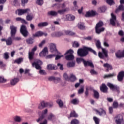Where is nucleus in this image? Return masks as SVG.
Segmentation results:
<instances>
[{"label":"nucleus","mask_w":124,"mask_h":124,"mask_svg":"<svg viewBox=\"0 0 124 124\" xmlns=\"http://www.w3.org/2000/svg\"><path fill=\"white\" fill-rule=\"evenodd\" d=\"M90 90H92V87L89 86L86 87V90L85 92V97H88V96H89V91H90Z\"/></svg>","instance_id":"obj_37"},{"label":"nucleus","mask_w":124,"mask_h":124,"mask_svg":"<svg viewBox=\"0 0 124 124\" xmlns=\"http://www.w3.org/2000/svg\"><path fill=\"white\" fill-rule=\"evenodd\" d=\"M111 19H110V22L112 26H115L116 25V21L117 20V17L116 16L114 15V14H111Z\"/></svg>","instance_id":"obj_17"},{"label":"nucleus","mask_w":124,"mask_h":124,"mask_svg":"<svg viewBox=\"0 0 124 124\" xmlns=\"http://www.w3.org/2000/svg\"><path fill=\"white\" fill-rule=\"evenodd\" d=\"M74 53V51L72 49H69L65 52L64 55H67L65 57L66 61H73V60H74V56L73 54Z\"/></svg>","instance_id":"obj_5"},{"label":"nucleus","mask_w":124,"mask_h":124,"mask_svg":"<svg viewBox=\"0 0 124 124\" xmlns=\"http://www.w3.org/2000/svg\"><path fill=\"white\" fill-rule=\"evenodd\" d=\"M33 19V15L32 13H27V16H26V19L27 21H32Z\"/></svg>","instance_id":"obj_26"},{"label":"nucleus","mask_w":124,"mask_h":124,"mask_svg":"<svg viewBox=\"0 0 124 124\" xmlns=\"http://www.w3.org/2000/svg\"><path fill=\"white\" fill-rule=\"evenodd\" d=\"M57 103L59 105V107H60V108H62V107H63V102H62V100L61 99L57 100Z\"/></svg>","instance_id":"obj_44"},{"label":"nucleus","mask_w":124,"mask_h":124,"mask_svg":"<svg viewBox=\"0 0 124 124\" xmlns=\"http://www.w3.org/2000/svg\"><path fill=\"white\" fill-rule=\"evenodd\" d=\"M23 61L24 59H23V58H19L15 60L14 63L20 64L21 63L23 62Z\"/></svg>","instance_id":"obj_34"},{"label":"nucleus","mask_w":124,"mask_h":124,"mask_svg":"<svg viewBox=\"0 0 124 124\" xmlns=\"http://www.w3.org/2000/svg\"><path fill=\"white\" fill-rule=\"evenodd\" d=\"M103 26V22L102 21H99L95 26V32L97 34H100L102 31H105V28L104 27L101 28Z\"/></svg>","instance_id":"obj_4"},{"label":"nucleus","mask_w":124,"mask_h":124,"mask_svg":"<svg viewBox=\"0 0 124 124\" xmlns=\"http://www.w3.org/2000/svg\"><path fill=\"white\" fill-rule=\"evenodd\" d=\"M4 59H5V60H8V59H9V53L6 52L4 54Z\"/></svg>","instance_id":"obj_59"},{"label":"nucleus","mask_w":124,"mask_h":124,"mask_svg":"<svg viewBox=\"0 0 124 124\" xmlns=\"http://www.w3.org/2000/svg\"><path fill=\"white\" fill-rule=\"evenodd\" d=\"M46 69L47 70H55V69H57V66L54 64H49L46 66Z\"/></svg>","instance_id":"obj_22"},{"label":"nucleus","mask_w":124,"mask_h":124,"mask_svg":"<svg viewBox=\"0 0 124 124\" xmlns=\"http://www.w3.org/2000/svg\"><path fill=\"white\" fill-rule=\"evenodd\" d=\"M14 120L17 123H21L23 121V118L21 116L16 115L14 117Z\"/></svg>","instance_id":"obj_24"},{"label":"nucleus","mask_w":124,"mask_h":124,"mask_svg":"<svg viewBox=\"0 0 124 124\" xmlns=\"http://www.w3.org/2000/svg\"><path fill=\"white\" fill-rule=\"evenodd\" d=\"M84 93V87L82 86L80 89L78 90V94H81Z\"/></svg>","instance_id":"obj_57"},{"label":"nucleus","mask_w":124,"mask_h":124,"mask_svg":"<svg viewBox=\"0 0 124 124\" xmlns=\"http://www.w3.org/2000/svg\"><path fill=\"white\" fill-rule=\"evenodd\" d=\"M26 42L27 44H32L34 42V40L32 38H29L26 39Z\"/></svg>","instance_id":"obj_42"},{"label":"nucleus","mask_w":124,"mask_h":124,"mask_svg":"<svg viewBox=\"0 0 124 124\" xmlns=\"http://www.w3.org/2000/svg\"><path fill=\"white\" fill-rule=\"evenodd\" d=\"M6 80L4 79L3 77L0 76V83H5Z\"/></svg>","instance_id":"obj_61"},{"label":"nucleus","mask_w":124,"mask_h":124,"mask_svg":"<svg viewBox=\"0 0 124 124\" xmlns=\"http://www.w3.org/2000/svg\"><path fill=\"white\" fill-rule=\"evenodd\" d=\"M93 120L95 122V124H99V122L100 120H99V119L98 118H97L95 116H94L93 117Z\"/></svg>","instance_id":"obj_49"},{"label":"nucleus","mask_w":124,"mask_h":124,"mask_svg":"<svg viewBox=\"0 0 124 124\" xmlns=\"http://www.w3.org/2000/svg\"><path fill=\"white\" fill-rule=\"evenodd\" d=\"M18 15L20 16L21 15H23V14H25V13H28V12H30V9H18Z\"/></svg>","instance_id":"obj_16"},{"label":"nucleus","mask_w":124,"mask_h":124,"mask_svg":"<svg viewBox=\"0 0 124 124\" xmlns=\"http://www.w3.org/2000/svg\"><path fill=\"white\" fill-rule=\"evenodd\" d=\"M83 39H84V40H87L89 41H91V40H92V39H93V37H92L90 36H88L87 37H83Z\"/></svg>","instance_id":"obj_58"},{"label":"nucleus","mask_w":124,"mask_h":124,"mask_svg":"<svg viewBox=\"0 0 124 124\" xmlns=\"http://www.w3.org/2000/svg\"><path fill=\"white\" fill-rule=\"evenodd\" d=\"M48 113V109H45L42 111V115L40 117V118L37 120V122L39 123V122H41L45 118V115Z\"/></svg>","instance_id":"obj_14"},{"label":"nucleus","mask_w":124,"mask_h":124,"mask_svg":"<svg viewBox=\"0 0 124 124\" xmlns=\"http://www.w3.org/2000/svg\"><path fill=\"white\" fill-rule=\"evenodd\" d=\"M115 123L116 124H122V123H124V118L122 115H118L116 117Z\"/></svg>","instance_id":"obj_11"},{"label":"nucleus","mask_w":124,"mask_h":124,"mask_svg":"<svg viewBox=\"0 0 124 124\" xmlns=\"http://www.w3.org/2000/svg\"><path fill=\"white\" fill-rule=\"evenodd\" d=\"M6 43L7 45H11V44H12V38L11 37H9L6 39Z\"/></svg>","instance_id":"obj_43"},{"label":"nucleus","mask_w":124,"mask_h":124,"mask_svg":"<svg viewBox=\"0 0 124 124\" xmlns=\"http://www.w3.org/2000/svg\"><path fill=\"white\" fill-rule=\"evenodd\" d=\"M71 124H79V121L76 119H73L71 121Z\"/></svg>","instance_id":"obj_53"},{"label":"nucleus","mask_w":124,"mask_h":124,"mask_svg":"<svg viewBox=\"0 0 124 124\" xmlns=\"http://www.w3.org/2000/svg\"><path fill=\"white\" fill-rule=\"evenodd\" d=\"M36 3L38 4V5H42L44 3L43 0H37Z\"/></svg>","instance_id":"obj_56"},{"label":"nucleus","mask_w":124,"mask_h":124,"mask_svg":"<svg viewBox=\"0 0 124 124\" xmlns=\"http://www.w3.org/2000/svg\"><path fill=\"white\" fill-rule=\"evenodd\" d=\"M95 112L97 115L99 116H105L106 115V112L103 108H100L99 110L95 109Z\"/></svg>","instance_id":"obj_13"},{"label":"nucleus","mask_w":124,"mask_h":124,"mask_svg":"<svg viewBox=\"0 0 124 124\" xmlns=\"http://www.w3.org/2000/svg\"><path fill=\"white\" fill-rule=\"evenodd\" d=\"M47 15L52 16V17H57L58 16V12L56 11H50L48 12Z\"/></svg>","instance_id":"obj_23"},{"label":"nucleus","mask_w":124,"mask_h":124,"mask_svg":"<svg viewBox=\"0 0 124 124\" xmlns=\"http://www.w3.org/2000/svg\"><path fill=\"white\" fill-rule=\"evenodd\" d=\"M62 9L59 10L57 11L58 15L60 14V15H63V14H64L65 12H67V11H69V8H65V3H63L62 4Z\"/></svg>","instance_id":"obj_8"},{"label":"nucleus","mask_w":124,"mask_h":124,"mask_svg":"<svg viewBox=\"0 0 124 124\" xmlns=\"http://www.w3.org/2000/svg\"><path fill=\"white\" fill-rule=\"evenodd\" d=\"M88 51L93 53L95 56L97 55L95 50L93 49V48L91 47H84L83 49H78V56H79V57H86V56L89 54V52H88Z\"/></svg>","instance_id":"obj_1"},{"label":"nucleus","mask_w":124,"mask_h":124,"mask_svg":"<svg viewBox=\"0 0 124 124\" xmlns=\"http://www.w3.org/2000/svg\"><path fill=\"white\" fill-rule=\"evenodd\" d=\"M57 37H60L62 36V35H63V33L62 31H57L56 32Z\"/></svg>","instance_id":"obj_64"},{"label":"nucleus","mask_w":124,"mask_h":124,"mask_svg":"<svg viewBox=\"0 0 124 124\" xmlns=\"http://www.w3.org/2000/svg\"><path fill=\"white\" fill-rule=\"evenodd\" d=\"M49 24L47 22H41L38 24V27H47Z\"/></svg>","instance_id":"obj_39"},{"label":"nucleus","mask_w":124,"mask_h":124,"mask_svg":"<svg viewBox=\"0 0 124 124\" xmlns=\"http://www.w3.org/2000/svg\"><path fill=\"white\" fill-rule=\"evenodd\" d=\"M78 27L80 30H85V24L84 23L80 22L78 24Z\"/></svg>","instance_id":"obj_40"},{"label":"nucleus","mask_w":124,"mask_h":124,"mask_svg":"<svg viewBox=\"0 0 124 124\" xmlns=\"http://www.w3.org/2000/svg\"><path fill=\"white\" fill-rule=\"evenodd\" d=\"M93 93L94 98H95L96 99H98V98H99V93H98V92L93 89Z\"/></svg>","instance_id":"obj_33"},{"label":"nucleus","mask_w":124,"mask_h":124,"mask_svg":"<svg viewBox=\"0 0 124 124\" xmlns=\"http://www.w3.org/2000/svg\"><path fill=\"white\" fill-rule=\"evenodd\" d=\"M112 106L113 108H117L119 107V103L116 101H114L113 103Z\"/></svg>","instance_id":"obj_50"},{"label":"nucleus","mask_w":124,"mask_h":124,"mask_svg":"<svg viewBox=\"0 0 124 124\" xmlns=\"http://www.w3.org/2000/svg\"><path fill=\"white\" fill-rule=\"evenodd\" d=\"M42 65V62L40 60H38L33 63H32V66L35 67L36 69L40 70L39 73L40 75H46V73L44 70H41V66Z\"/></svg>","instance_id":"obj_3"},{"label":"nucleus","mask_w":124,"mask_h":124,"mask_svg":"<svg viewBox=\"0 0 124 124\" xmlns=\"http://www.w3.org/2000/svg\"><path fill=\"white\" fill-rule=\"evenodd\" d=\"M33 56H34V53L29 52V59L30 61L33 59Z\"/></svg>","instance_id":"obj_46"},{"label":"nucleus","mask_w":124,"mask_h":124,"mask_svg":"<svg viewBox=\"0 0 124 124\" xmlns=\"http://www.w3.org/2000/svg\"><path fill=\"white\" fill-rule=\"evenodd\" d=\"M106 1L109 5H113V4H115V2L113 0H106Z\"/></svg>","instance_id":"obj_52"},{"label":"nucleus","mask_w":124,"mask_h":124,"mask_svg":"<svg viewBox=\"0 0 124 124\" xmlns=\"http://www.w3.org/2000/svg\"><path fill=\"white\" fill-rule=\"evenodd\" d=\"M64 32L65 33V34H66L67 35H71L72 36H75L76 35V34H75V33H74V32H72V31H70L69 30H66L64 31Z\"/></svg>","instance_id":"obj_30"},{"label":"nucleus","mask_w":124,"mask_h":124,"mask_svg":"<svg viewBox=\"0 0 124 124\" xmlns=\"http://www.w3.org/2000/svg\"><path fill=\"white\" fill-rule=\"evenodd\" d=\"M46 107H48V108H52V107H53V103L46 102Z\"/></svg>","instance_id":"obj_63"},{"label":"nucleus","mask_w":124,"mask_h":124,"mask_svg":"<svg viewBox=\"0 0 124 124\" xmlns=\"http://www.w3.org/2000/svg\"><path fill=\"white\" fill-rule=\"evenodd\" d=\"M96 47H97V49H102V53L99 52L98 53V57L100 58V59H104V57L107 58L108 57V51L105 49L102 48L101 47V43L99 40H97L96 42L95 43Z\"/></svg>","instance_id":"obj_2"},{"label":"nucleus","mask_w":124,"mask_h":124,"mask_svg":"<svg viewBox=\"0 0 124 124\" xmlns=\"http://www.w3.org/2000/svg\"><path fill=\"white\" fill-rule=\"evenodd\" d=\"M20 33L24 36V37H27L29 34V31L27 30V27L26 26L22 25L20 27Z\"/></svg>","instance_id":"obj_7"},{"label":"nucleus","mask_w":124,"mask_h":124,"mask_svg":"<svg viewBox=\"0 0 124 124\" xmlns=\"http://www.w3.org/2000/svg\"><path fill=\"white\" fill-rule=\"evenodd\" d=\"M71 103L74 105H77L79 104V99L78 98H75L71 100Z\"/></svg>","instance_id":"obj_35"},{"label":"nucleus","mask_w":124,"mask_h":124,"mask_svg":"<svg viewBox=\"0 0 124 124\" xmlns=\"http://www.w3.org/2000/svg\"><path fill=\"white\" fill-rule=\"evenodd\" d=\"M62 20H63V21H74L75 16L72 15H66L65 17H62Z\"/></svg>","instance_id":"obj_9"},{"label":"nucleus","mask_w":124,"mask_h":124,"mask_svg":"<svg viewBox=\"0 0 124 124\" xmlns=\"http://www.w3.org/2000/svg\"><path fill=\"white\" fill-rule=\"evenodd\" d=\"M119 10H121L122 11H124V5H123L122 4H120L119 6L118 9H117L116 10V12H118V11H119Z\"/></svg>","instance_id":"obj_48"},{"label":"nucleus","mask_w":124,"mask_h":124,"mask_svg":"<svg viewBox=\"0 0 124 124\" xmlns=\"http://www.w3.org/2000/svg\"><path fill=\"white\" fill-rule=\"evenodd\" d=\"M104 67H105L106 68H108L107 69V71L108 72V71H109V69H112L113 68L112 67V65H111L110 64H109V63H104L103 65Z\"/></svg>","instance_id":"obj_31"},{"label":"nucleus","mask_w":124,"mask_h":124,"mask_svg":"<svg viewBox=\"0 0 124 124\" xmlns=\"http://www.w3.org/2000/svg\"><path fill=\"white\" fill-rule=\"evenodd\" d=\"M115 56L116 58H123L124 57L123 52L120 50H119L115 53Z\"/></svg>","instance_id":"obj_28"},{"label":"nucleus","mask_w":124,"mask_h":124,"mask_svg":"<svg viewBox=\"0 0 124 124\" xmlns=\"http://www.w3.org/2000/svg\"><path fill=\"white\" fill-rule=\"evenodd\" d=\"M11 30V35L12 37L13 36H15V34H16V31H17V27L14 26H11L10 27Z\"/></svg>","instance_id":"obj_15"},{"label":"nucleus","mask_w":124,"mask_h":124,"mask_svg":"<svg viewBox=\"0 0 124 124\" xmlns=\"http://www.w3.org/2000/svg\"><path fill=\"white\" fill-rule=\"evenodd\" d=\"M107 86L110 89V90H112V91H114L115 92H117L118 93H119L120 87H119V86H117L116 85H114L109 82H108L107 83Z\"/></svg>","instance_id":"obj_6"},{"label":"nucleus","mask_w":124,"mask_h":124,"mask_svg":"<svg viewBox=\"0 0 124 124\" xmlns=\"http://www.w3.org/2000/svg\"><path fill=\"white\" fill-rule=\"evenodd\" d=\"M90 73L91 75H97V72H96L94 69H91L90 70Z\"/></svg>","instance_id":"obj_54"},{"label":"nucleus","mask_w":124,"mask_h":124,"mask_svg":"<svg viewBox=\"0 0 124 124\" xmlns=\"http://www.w3.org/2000/svg\"><path fill=\"white\" fill-rule=\"evenodd\" d=\"M48 54V48L45 47L41 52L39 53L40 57H45Z\"/></svg>","instance_id":"obj_20"},{"label":"nucleus","mask_w":124,"mask_h":124,"mask_svg":"<svg viewBox=\"0 0 124 124\" xmlns=\"http://www.w3.org/2000/svg\"><path fill=\"white\" fill-rule=\"evenodd\" d=\"M20 80L18 78H15L10 80V84L11 86H15L19 82Z\"/></svg>","instance_id":"obj_18"},{"label":"nucleus","mask_w":124,"mask_h":124,"mask_svg":"<svg viewBox=\"0 0 124 124\" xmlns=\"http://www.w3.org/2000/svg\"><path fill=\"white\" fill-rule=\"evenodd\" d=\"M76 80L77 78L75 75H74L73 74H71L69 78V81H71V82H75V81H76Z\"/></svg>","instance_id":"obj_32"},{"label":"nucleus","mask_w":124,"mask_h":124,"mask_svg":"<svg viewBox=\"0 0 124 124\" xmlns=\"http://www.w3.org/2000/svg\"><path fill=\"white\" fill-rule=\"evenodd\" d=\"M79 46H80V44H79V43L77 41H75L73 44V47L75 48H78Z\"/></svg>","instance_id":"obj_51"},{"label":"nucleus","mask_w":124,"mask_h":124,"mask_svg":"<svg viewBox=\"0 0 124 124\" xmlns=\"http://www.w3.org/2000/svg\"><path fill=\"white\" fill-rule=\"evenodd\" d=\"M83 64L84 66H90L92 68H93L94 67V65H93V61H92V60H89V61L84 60L83 62Z\"/></svg>","instance_id":"obj_10"},{"label":"nucleus","mask_w":124,"mask_h":124,"mask_svg":"<svg viewBox=\"0 0 124 124\" xmlns=\"http://www.w3.org/2000/svg\"><path fill=\"white\" fill-rule=\"evenodd\" d=\"M67 67H74L75 66V62H69L67 63Z\"/></svg>","instance_id":"obj_36"},{"label":"nucleus","mask_w":124,"mask_h":124,"mask_svg":"<svg viewBox=\"0 0 124 124\" xmlns=\"http://www.w3.org/2000/svg\"><path fill=\"white\" fill-rule=\"evenodd\" d=\"M16 21L21 22V23H22L23 24H28V22L26 21L25 19L21 18V17H16Z\"/></svg>","instance_id":"obj_38"},{"label":"nucleus","mask_w":124,"mask_h":124,"mask_svg":"<svg viewBox=\"0 0 124 124\" xmlns=\"http://www.w3.org/2000/svg\"><path fill=\"white\" fill-rule=\"evenodd\" d=\"M100 89L101 92H102V93H107V92L108 91V88L107 87L106 85H105V84L103 83L100 87Z\"/></svg>","instance_id":"obj_19"},{"label":"nucleus","mask_w":124,"mask_h":124,"mask_svg":"<svg viewBox=\"0 0 124 124\" xmlns=\"http://www.w3.org/2000/svg\"><path fill=\"white\" fill-rule=\"evenodd\" d=\"M50 49L51 52H56L57 51V48L56 47V45L55 44H51L50 46Z\"/></svg>","instance_id":"obj_29"},{"label":"nucleus","mask_w":124,"mask_h":124,"mask_svg":"<svg viewBox=\"0 0 124 124\" xmlns=\"http://www.w3.org/2000/svg\"><path fill=\"white\" fill-rule=\"evenodd\" d=\"M106 9H107L106 6H104L99 8V11H100V12H105V11H106Z\"/></svg>","instance_id":"obj_47"},{"label":"nucleus","mask_w":124,"mask_h":124,"mask_svg":"<svg viewBox=\"0 0 124 124\" xmlns=\"http://www.w3.org/2000/svg\"><path fill=\"white\" fill-rule=\"evenodd\" d=\"M114 76V74H109L108 75H105L104 78H110L111 77H113V76Z\"/></svg>","instance_id":"obj_62"},{"label":"nucleus","mask_w":124,"mask_h":124,"mask_svg":"<svg viewBox=\"0 0 124 124\" xmlns=\"http://www.w3.org/2000/svg\"><path fill=\"white\" fill-rule=\"evenodd\" d=\"M55 115H54L53 113H50L48 116L47 119L49 121H53V119H55Z\"/></svg>","instance_id":"obj_45"},{"label":"nucleus","mask_w":124,"mask_h":124,"mask_svg":"<svg viewBox=\"0 0 124 124\" xmlns=\"http://www.w3.org/2000/svg\"><path fill=\"white\" fill-rule=\"evenodd\" d=\"M70 118H77L78 117V114L76 113L75 111H72L70 114Z\"/></svg>","instance_id":"obj_41"},{"label":"nucleus","mask_w":124,"mask_h":124,"mask_svg":"<svg viewBox=\"0 0 124 124\" xmlns=\"http://www.w3.org/2000/svg\"><path fill=\"white\" fill-rule=\"evenodd\" d=\"M84 61H85V59H83V58H77V62H78V63H80V62H82L83 63H84Z\"/></svg>","instance_id":"obj_60"},{"label":"nucleus","mask_w":124,"mask_h":124,"mask_svg":"<svg viewBox=\"0 0 124 124\" xmlns=\"http://www.w3.org/2000/svg\"><path fill=\"white\" fill-rule=\"evenodd\" d=\"M44 34V32L41 31H38L36 32L35 34H33V37H40V36H42Z\"/></svg>","instance_id":"obj_25"},{"label":"nucleus","mask_w":124,"mask_h":124,"mask_svg":"<svg viewBox=\"0 0 124 124\" xmlns=\"http://www.w3.org/2000/svg\"><path fill=\"white\" fill-rule=\"evenodd\" d=\"M46 107H47V102L45 101H42L39 104L38 109L39 110H42L44 109V108H46Z\"/></svg>","instance_id":"obj_12"},{"label":"nucleus","mask_w":124,"mask_h":124,"mask_svg":"<svg viewBox=\"0 0 124 124\" xmlns=\"http://www.w3.org/2000/svg\"><path fill=\"white\" fill-rule=\"evenodd\" d=\"M124 72L121 71L119 72L117 76L118 81H119V82H122V81H123V80L124 79Z\"/></svg>","instance_id":"obj_21"},{"label":"nucleus","mask_w":124,"mask_h":124,"mask_svg":"<svg viewBox=\"0 0 124 124\" xmlns=\"http://www.w3.org/2000/svg\"><path fill=\"white\" fill-rule=\"evenodd\" d=\"M95 15V12L93 11L87 12L85 15V17H91V16H94Z\"/></svg>","instance_id":"obj_27"},{"label":"nucleus","mask_w":124,"mask_h":124,"mask_svg":"<svg viewBox=\"0 0 124 124\" xmlns=\"http://www.w3.org/2000/svg\"><path fill=\"white\" fill-rule=\"evenodd\" d=\"M63 76V78H64L66 81H69V77H68V75L66 73H64Z\"/></svg>","instance_id":"obj_55"}]
</instances>
